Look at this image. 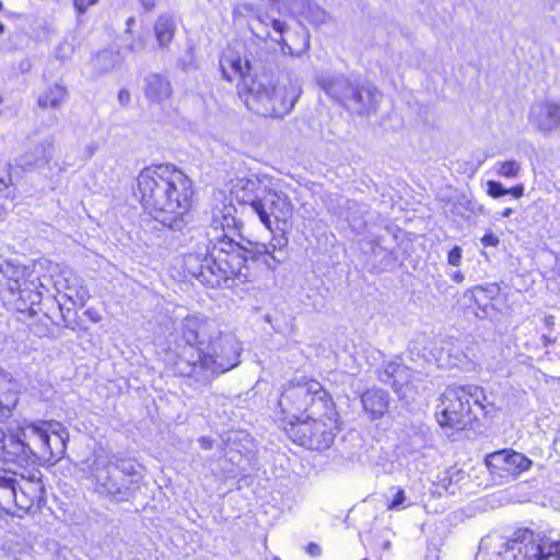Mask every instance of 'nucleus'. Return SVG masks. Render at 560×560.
Masks as SVG:
<instances>
[{
  "label": "nucleus",
  "mask_w": 560,
  "mask_h": 560,
  "mask_svg": "<svg viewBox=\"0 0 560 560\" xmlns=\"http://www.w3.org/2000/svg\"><path fill=\"white\" fill-rule=\"evenodd\" d=\"M254 67V61H250L247 58L243 59L238 52L232 49H226L220 59V69L224 79L232 82L236 78H241V82L237 85L238 89L245 80L259 79L258 75L254 78L250 77V71Z\"/></svg>",
  "instance_id": "nucleus-18"
},
{
  "label": "nucleus",
  "mask_w": 560,
  "mask_h": 560,
  "mask_svg": "<svg viewBox=\"0 0 560 560\" xmlns=\"http://www.w3.org/2000/svg\"><path fill=\"white\" fill-rule=\"evenodd\" d=\"M97 1L98 0H73V5L80 14H83L91 5L95 4Z\"/></svg>",
  "instance_id": "nucleus-39"
},
{
  "label": "nucleus",
  "mask_w": 560,
  "mask_h": 560,
  "mask_svg": "<svg viewBox=\"0 0 560 560\" xmlns=\"http://www.w3.org/2000/svg\"><path fill=\"white\" fill-rule=\"evenodd\" d=\"M317 82L327 95L349 112L365 115L376 109L380 92L369 81L351 80L345 75L323 74Z\"/></svg>",
  "instance_id": "nucleus-7"
},
{
  "label": "nucleus",
  "mask_w": 560,
  "mask_h": 560,
  "mask_svg": "<svg viewBox=\"0 0 560 560\" xmlns=\"http://www.w3.org/2000/svg\"><path fill=\"white\" fill-rule=\"evenodd\" d=\"M65 282L72 281L71 285H67V289L63 290L65 296L74 305V306H84L86 301L90 299V293L86 287L82 284V281L74 276L72 272H63Z\"/></svg>",
  "instance_id": "nucleus-28"
},
{
  "label": "nucleus",
  "mask_w": 560,
  "mask_h": 560,
  "mask_svg": "<svg viewBox=\"0 0 560 560\" xmlns=\"http://www.w3.org/2000/svg\"><path fill=\"white\" fill-rule=\"evenodd\" d=\"M508 194L513 195V197H515V198H521L524 195V186L516 185V186L508 189Z\"/></svg>",
  "instance_id": "nucleus-46"
},
{
  "label": "nucleus",
  "mask_w": 560,
  "mask_h": 560,
  "mask_svg": "<svg viewBox=\"0 0 560 560\" xmlns=\"http://www.w3.org/2000/svg\"><path fill=\"white\" fill-rule=\"evenodd\" d=\"M80 469L94 492L112 501H129L140 490L142 475L138 466L130 460L115 463L112 454L102 447L82 460Z\"/></svg>",
  "instance_id": "nucleus-3"
},
{
  "label": "nucleus",
  "mask_w": 560,
  "mask_h": 560,
  "mask_svg": "<svg viewBox=\"0 0 560 560\" xmlns=\"http://www.w3.org/2000/svg\"><path fill=\"white\" fill-rule=\"evenodd\" d=\"M5 26L0 22V36L4 33Z\"/></svg>",
  "instance_id": "nucleus-60"
},
{
  "label": "nucleus",
  "mask_w": 560,
  "mask_h": 560,
  "mask_svg": "<svg viewBox=\"0 0 560 560\" xmlns=\"http://www.w3.org/2000/svg\"><path fill=\"white\" fill-rule=\"evenodd\" d=\"M390 546H392L390 541H389V540H385V541L383 542L382 548H383V550H389V549H390Z\"/></svg>",
  "instance_id": "nucleus-59"
},
{
  "label": "nucleus",
  "mask_w": 560,
  "mask_h": 560,
  "mask_svg": "<svg viewBox=\"0 0 560 560\" xmlns=\"http://www.w3.org/2000/svg\"><path fill=\"white\" fill-rule=\"evenodd\" d=\"M68 91L66 86L61 84H54L46 89L38 97V106L43 109L58 108L67 100Z\"/></svg>",
  "instance_id": "nucleus-29"
},
{
  "label": "nucleus",
  "mask_w": 560,
  "mask_h": 560,
  "mask_svg": "<svg viewBox=\"0 0 560 560\" xmlns=\"http://www.w3.org/2000/svg\"><path fill=\"white\" fill-rule=\"evenodd\" d=\"M10 183L11 177L7 174V170L3 168V174L0 173V194H3L2 190L7 189Z\"/></svg>",
  "instance_id": "nucleus-44"
},
{
  "label": "nucleus",
  "mask_w": 560,
  "mask_h": 560,
  "mask_svg": "<svg viewBox=\"0 0 560 560\" xmlns=\"http://www.w3.org/2000/svg\"><path fill=\"white\" fill-rule=\"evenodd\" d=\"M235 212L231 202L215 205L206 253L189 254L184 259L188 273L211 288L250 281L248 256L264 258L270 269H276L284 260L283 249L289 240L282 229L281 234H273L268 244L247 241V246L242 245L234 238L237 235Z\"/></svg>",
  "instance_id": "nucleus-1"
},
{
  "label": "nucleus",
  "mask_w": 560,
  "mask_h": 560,
  "mask_svg": "<svg viewBox=\"0 0 560 560\" xmlns=\"http://www.w3.org/2000/svg\"><path fill=\"white\" fill-rule=\"evenodd\" d=\"M0 459L21 466L28 463L19 428L15 432L9 433L0 429Z\"/></svg>",
  "instance_id": "nucleus-19"
},
{
  "label": "nucleus",
  "mask_w": 560,
  "mask_h": 560,
  "mask_svg": "<svg viewBox=\"0 0 560 560\" xmlns=\"http://www.w3.org/2000/svg\"><path fill=\"white\" fill-rule=\"evenodd\" d=\"M97 150V144L95 143H92V144H89L85 147L84 149V155L90 159L91 156L94 155V153L96 152Z\"/></svg>",
  "instance_id": "nucleus-49"
},
{
  "label": "nucleus",
  "mask_w": 560,
  "mask_h": 560,
  "mask_svg": "<svg viewBox=\"0 0 560 560\" xmlns=\"http://www.w3.org/2000/svg\"><path fill=\"white\" fill-rule=\"evenodd\" d=\"M2 7H3V5H2V2L0 1V11L2 10Z\"/></svg>",
  "instance_id": "nucleus-61"
},
{
  "label": "nucleus",
  "mask_w": 560,
  "mask_h": 560,
  "mask_svg": "<svg viewBox=\"0 0 560 560\" xmlns=\"http://www.w3.org/2000/svg\"><path fill=\"white\" fill-rule=\"evenodd\" d=\"M451 278H452V280H453V281H455L456 283H462V282L464 281V279H465V277H464L463 272H462V271H459V270H457V271L453 272V273L451 275Z\"/></svg>",
  "instance_id": "nucleus-53"
},
{
  "label": "nucleus",
  "mask_w": 560,
  "mask_h": 560,
  "mask_svg": "<svg viewBox=\"0 0 560 560\" xmlns=\"http://www.w3.org/2000/svg\"><path fill=\"white\" fill-rule=\"evenodd\" d=\"M306 5L303 12H287L291 15H303L316 24H322L326 21V12L311 1L305 0Z\"/></svg>",
  "instance_id": "nucleus-32"
},
{
  "label": "nucleus",
  "mask_w": 560,
  "mask_h": 560,
  "mask_svg": "<svg viewBox=\"0 0 560 560\" xmlns=\"http://www.w3.org/2000/svg\"><path fill=\"white\" fill-rule=\"evenodd\" d=\"M268 189L265 179L253 174L236 178L233 183L232 194L241 203L249 205L254 212H260L265 218L260 198Z\"/></svg>",
  "instance_id": "nucleus-16"
},
{
  "label": "nucleus",
  "mask_w": 560,
  "mask_h": 560,
  "mask_svg": "<svg viewBox=\"0 0 560 560\" xmlns=\"http://www.w3.org/2000/svg\"><path fill=\"white\" fill-rule=\"evenodd\" d=\"M170 80L159 73H151L145 78L144 94L150 102L163 103L172 95Z\"/></svg>",
  "instance_id": "nucleus-24"
},
{
  "label": "nucleus",
  "mask_w": 560,
  "mask_h": 560,
  "mask_svg": "<svg viewBox=\"0 0 560 560\" xmlns=\"http://www.w3.org/2000/svg\"><path fill=\"white\" fill-rule=\"evenodd\" d=\"M345 212H340V215L345 217L347 221L353 224L362 219V214L366 212L365 206H360L355 201L347 200Z\"/></svg>",
  "instance_id": "nucleus-35"
},
{
  "label": "nucleus",
  "mask_w": 560,
  "mask_h": 560,
  "mask_svg": "<svg viewBox=\"0 0 560 560\" xmlns=\"http://www.w3.org/2000/svg\"><path fill=\"white\" fill-rule=\"evenodd\" d=\"M541 341H542L544 346H546V347H547V346H549V345L553 343V342H555V339H552V338H551V337H549L548 335H542V336H541Z\"/></svg>",
  "instance_id": "nucleus-55"
},
{
  "label": "nucleus",
  "mask_w": 560,
  "mask_h": 560,
  "mask_svg": "<svg viewBox=\"0 0 560 560\" xmlns=\"http://www.w3.org/2000/svg\"><path fill=\"white\" fill-rule=\"evenodd\" d=\"M135 23H136V20H135V18H132V16H131V18H129V19L127 20V31H126L127 33H128V32H130V28H131V26H132Z\"/></svg>",
  "instance_id": "nucleus-57"
},
{
  "label": "nucleus",
  "mask_w": 560,
  "mask_h": 560,
  "mask_svg": "<svg viewBox=\"0 0 560 560\" xmlns=\"http://www.w3.org/2000/svg\"><path fill=\"white\" fill-rule=\"evenodd\" d=\"M488 194L493 198H499L508 195V189L502 186L501 183L489 180L488 182Z\"/></svg>",
  "instance_id": "nucleus-37"
},
{
  "label": "nucleus",
  "mask_w": 560,
  "mask_h": 560,
  "mask_svg": "<svg viewBox=\"0 0 560 560\" xmlns=\"http://www.w3.org/2000/svg\"><path fill=\"white\" fill-rule=\"evenodd\" d=\"M176 32V23L173 16L162 14L158 18L154 24V33L159 45L164 48L173 40Z\"/></svg>",
  "instance_id": "nucleus-30"
},
{
  "label": "nucleus",
  "mask_w": 560,
  "mask_h": 560,
  "mask_svg": "<svg viewBox=\"0 0 560 560\" xmlns=\"http://www.w3.org/2000/svg\"><path fill=\"white\" fill-rule=\"evenodd\" d=\"M491 460L498 464H504L505 470L513 469L514 472L526 471L532 466V460L517 452L500 451L491 455Z\"/></svg>",
  "instance_id": "nucleus-26"
},
{
  "label": "nucleus",
  "mask_w": 560,
  "mask_h": 560,
  "mask_svg": "<svg viewBox=\"0 0 560 560\" xmlns=\"http://www.w3.org/2000/svg\"><path fill=\"white\" fill-rule=\"evenodd\" d=\"M71 284H72V281L65 282L63 275L59 279L56 280V287L59 292H61L62 290H66L67 285H71Z\"/></svg>",
  "instance_id": "nucleus-48"
},
{
  "label": "nucleus",
  "mask_w": 560,
  "mask_h": 560,
  "mask_svg": "<svg viewBox=\"0 0 560 560\" xmlns=\"http://www.w3.org/2000/svg\"><path fill=\"white\" fill-rule=\"evenodd\" d=\"M198 443L200 444V446L203 448V450H210L212 448V445H213V442L211 439L207 438V436H201L199 440H198Z\"/></svg>",
  "instance_id": "nucleus-47"
},
{
  "label": "nucleus",
  "mask_w": 560,
  "mask_h": 560,
  "mask_svg": "<svg viewBox=\"0 0 560 560\" xmlns=\"http://www.w3.org/2000/svg\"><path fill=\"white\" fill-rule=\"evenodd\" d=\"M522 171L521 164L515 160L497 163V174L506 178H516Z\"/></svg>",
  "instance_id": "nucleus-33"
},
{
  "label": "nucleus",
  "mask_w": 560,
  "mask_h": 560,
  "mask_svg": "<svg viewBox=\"0 0 560 560\" xmlns=\"http://www.w3.org/2000/svg\"><path fill=\"white\" fill-rule=\"evenodd\" d=\"M483 292H485V290H483L481 287H476V288L471 291V293H472V295H474V296L476 295V293H483Z\"/></svg>",
  "instance_id": "nucleus-58"
},
{
  "label": "nucleus",
  "mask_w": 560,
  "mask_h": 560,
  "mask_svg": "<svg viewBox=\"0 0 560 560\" xmlns=\"http://www.w3.org/2000/svg\"><path fill=\"white\" fill-rule=\"evenodd\" d=\"M1 480L8 481L7 488L12 493V500L9 505L1 506L3 513L22 517L28 513L35 505L39 506L44 499V486L39 470L30 472L26 477L12 470H1Z\"/></svg>",
  "instance_id": "nucleus-12"
},
{
  "label": "nucleus",
  "mask_w": 560,
  "mask_h": 560,
  "mask_svg": "<svg viewBox=\"0 0 560 560\" xmlns=\"http://www.w3.org/2000/svg\"><path fill=\"white\" fill-rule=\"evenodd\" d=\"M323 415L308 413L305 419L289 423L288 434L301 446L310 450H326L334 442V433L331 427L327 425L320 417Z\"/></svg>",
  "instance_id": "nucleus-13"
},
{
  "label": "nucleus",
  "mask_w": 560,
  "mask_h": 560,
  "mask_svg": "<svg viewBox=\"0 0 560 560\" xmlns=\"http://www.w3.org/2000/svg\"><path fill=\"white\" fill-rule=\"evenodd\" d=\"M19 429L28 460H56L63 456L68 434L60 423L24 422Z\"/></svg>",
  "instance_id": "nucleus-10"
},
{
  "label": "nucleus",
  "mask_w": 560,
  "mask_h": 560,
  "mask_svg": "<svg viewBox=\"0 0 560 560\" xmlns=\"http://www.w3.org/2000/svg\"><path fill=\"white\" fill-rule=\"evenodd\" d=\"M119 62V54L109 49L98 52L92 60L93 68L100 73L110 71Z\"/></svg>",
  "instance_id": "nucleus-31"
},
{
  "label": "nucleus",
  "mask_w": 560,
  "mask_h": 560,
  "mask_svg": "<svg viewBox=\"0 0 560 560\" xmlns=\"http://www.w3.org/2000/svg\"><path fill=\"white\" fill-rule=\"evenodd\" d=\"M447 262L456 267L462 264V248L459 246L456 245L448 252Z\"/></svg>",
  "instance_id": "nucleus-38"
},
{
  "label": "nucleus",
  "mask_w": 560,
  "mask_h": 560,
  "mask_svg": "<svg viewBox=\"0 0 560 560\" xmlns=\"http://www.w3.org/2000/svg\"><path fill=\"white\" fill-rule=\"evenodd\" d=\"M18 404V383L11 374L0 370V415L5 416Z\"/></svg>",
  "instance_id": "nucleus-25"
},
{
  "label": "nucleus",
  "mask_w": 560,
  "mask_h": 560,
  "mask_svg": "<svg viewBox=\"0 0 560 560\" xmlns=\"http://www.w3.org/2000/svg\"><path fill=\"white\" fill-rule=\"evenodd\" d=\"M271 5L279 12H303L306 5L305 0H269Z\"/></svg>",
  "instance_id": "nucleus-34"
},
{
  "label": "nucleus",
  "mask_w": 560,
  "mask_h": 560,
  "mask_svg": "<svg viewBox=\"0 0 560 560\" xmlns=\"http://www.w3.org/2000/svg\"><path fill=\"white\" fill-rule=\"evenodd\" d=\"M475 560H560V544L544 540L528 529L512 538L491 534L480 540Z\"/></svg>",
  "instance_id": "nucleus-5"
},
{
  "label": "nucleus",
  "mask_w": 560,
  "mask_h": 560,
  "mask_svg": "<svg viewBox=\"0 0 560 560\" xmlns=\"http://www.w3.org/2000/svg\"><path fill=\"white\" fill-rule=\"evenodd\" d=\"M9 203H10V201L8 199V195L0 194V221L3 219V217L8 210Z\"/></svg>",
  "instance_id": "nucleus-43"
},
{
  "label": "nucleus",
  "mask_w": 560,
  "mask_h": 560,
  "mask_svg": "<svg viewBox=\"0 0 560 560\" xmlns=\"http://www.w3.org/2000/svg\"><path fill=\"white\" fill-rule=\"evenodd\" d=\"M0 272L5 280L7 289L12 298H15L18 290H20L22 285H26L31 277L28 267L16 265L12 261L1 264Z\"/></svg>",
  "instance_id": "nucleus-23"
},
{
  "label": "nucleus",
  "mask_w": 560,
  "mask_h": 560,
  "mask_svg": "<svg viewBox=\"0 0 560 560\" xmlns=\"http://www.w3.org/2000/svg\"><path fill=\"white\" fill-rule=\"evenodd\" d=\"M485 399L483 389L480 386L451 385L441 395L438 422L441 427L464 430L476 418L472 406L482 408Z\"/></svg>",
  "instance_id": "nucleus-9"
},
{
  "label": "nucleus",
  "mask_w": 560,
  "mask_h": 560,
  "mask_svg": "<svg viewBox=\"0 0 560 560\" xmlns=\"http://www.w3.org/2000/svg\"><path fill=\"white\" fill-rule=\"evenodd\" d=\"M481 244L485 247H495L499 244V237L492 232L487 233L481 237Z\"/></svg>",
  "instance_id": "nucleus-40"
},
{
  "label": "nucleus",
  "mask_w": 560,
  "mask_h": 560,
  "mask_svg": "<svg viewBox=\"0 0 560 560\" xmlns=\"http://www.w3.org/2000/svg\"><path fill=\"white\" fill-rule=\"evenodd\" d=\"M512 213H513V209H511V208H505V209L501 212V215H502L503 218H509Z\"/></svg>",
  "instance_id": "nucleus-56"
},
{
  "label": "nucleus",
  "mask_w": 560,
  "mask_h": 560,
  "mask_svg": "<svg viewBox=\"0 0 560 560\" xmlns=\"http://www.w3.org/2000/svg\"><path fill=\"white\" fill-rule=\"evenodd\" d=\"M392 490H394L395 493H394V498L392 499V501H389L387 503L388 510L398 511V510H404L407 506L411 505L410 499L407 498V495L402 489L393 488Z\"/></svg>",
  "instance_id": "nucleus-36"
},
{
  "label": "nucleus",
  "mask_w": 560,
  "mask_h": 560,
  "mask_svg": "<svg viewBox=\"0 0 560 560\" xmlns=\"http://www.w3.org/2000/svg\"><path fill=\"white\" fill-rule=\"evenodd\" d=\"M241 347L231 334H220L205 348L187 347L183 354L185 362L191 364L194 374L210 372L225 373L240 364Z\"/></svg>",
  "instance_id": "nucleus-8"
},
{
  "label": "nucleus",
  "mask_w": 560,
  "mask_h": 560,
  "mask_svg": "<svg viewBox=\"0 0 560 560\" xmlns=\"http://www.w3.org/2000/svg\"><path fill=\"white\" fill-rule=\"evenodd\" d=\"M139 1L141 3V5L148 11L152 10L156 3V0H139Z\"/></svg>",
  "instance_id": "nucleus-51"
},
{
  "label": "nucleus",
  "mask_w": 560,
  "mask_h": 560,
  "mask_svg": "<svg viewBox=\"0 0 560 560\" xmlns=\"http://www.w3.org/2000/svg\"><path fill=\"white\" fill-rule=\"evenodd\" d=\"M467 203L468 202H462V201L454 203L452 212L456 215L465 217V211L468 209Z\"/></svg>",
  "instance_id": "nucleus-42"
},
{
  "label": "nucleus",
  "mask_w": 560,
  "mask_h": 560,
  "mask_svg": "<svg viewBox=\"0 0 560 560\" xmlns=\"http://www.w3.org/2000/svg\"><path fill=\"white\" fill-rule=\"evenodd\" d=\"M118 100L121 104H127L130 100V94L126 90H121L118 94Z\"/></svg>",
  "instance_id": "nucleus-50"
},
{
  "label": "nucleus",
  "mask_w": 560,
  "mask_h": 560,
  "mask_svg": "<svg viewBox=\"0 0 560 560\" xmlns=\"http://www.w3.org/2000/svg\"><path fill=\"white\" fill-rule=\"evenodd\" d=\"M544 323L546 325L547 328H551L553 325H555V317L553 316H546L544 318Z\"/></svg>",
  "instance_id": "nucleus-54"
},
{
  "label": "nucleus",
  "mask_w": 560,
  "mask_h": 560,
  "mask_svg": "<svg viewBox=\"0 0 560 560\" xmlns=\"http://www.w3.org/2000/svg\"><path fill=\"white\" fill-rule=\"evenodd\" d=\"M137 184L144 210L163 225L179 229L191 207L189 177L174 165L160 164L142 170Z\"/></svg>",
  "instance_id": "nucleus-2"
},
{
  "label": "nucleus",
  "mask_w": 560,
  "mask_h": 560,
  "mask_svg": "<svg viewBox=\"0 0 560 560\" xmlns=\"http://www.w3.org/2000/svg\"><path fill=\"white\" fill-rule=\"evenodd\" d=\"M54 150L51 140H43L19 156L18 166L32 170L48 165L51 162Z\"/></svg>",
  "instance_id": "nucleus-20"
},
{
  "label": "nucleus",
  "mask_w": 560,
  "mask_h": 560,
  "mask_svg": "<svg viewBox=\"0 0 560 560\" xmlns=\"http://www.w3.org/2000/svg\"><path fill=\"white\" fill-rule=\"evenodd\" d=\"M361 402L370 419L376 420L388 411L389 395L387 392L380 388L368 389L362 394Z\"/></svg>",
  "instance_id": "nucleus-22"
},
{
  "label": "nucleus",
  "mask_w": 560,
  "mask_h": 560,
  "mask_svg": "<svg viewBox=\"0 0 560 560\" xmlns=\"http://www.w3.org/2000/svg\"><path fill=\"white\" fill-rule=\"evenodd\" d=\"M412 375L413 372L408 366L390 361L380 371L378 378L383 383H390L398 395L406 396L405 388L409 386Z\"/></svg>",
  "instance_id": "nucleus-21"
},
{
  "label": "nucleus",
  "mask_w": 560,
  "mask_h": 560,
  "mask_svg": "<svg viewBox=\"0 0 560 560\" xmlns=\"http://www.w3.org/2000/svg\"><path fill=\"white\" fill-rule=\"evenodd\" d=\"M145 43L142 37H138L131 44L128 45V50L131 52H140L144 49Z\"/></svg>",
  "instance_id": "nucleus-41"
},
{
  "label": "nucleus",
  "mask_w": 560,
  "mask_h": 560,
  "mask_svg": "<svg viewBox=\"0 0 560 560\" xmlns=\"http://www.w3.org/2000/svg\"><path fill=\"white\" fill-rule=\"evenodd\" d=\"M233 21L235 23L246 22L250 31L258 38L271 37V30L277 33L280 38H275L276 42L281 44L283 54L290 56H301L310 48L308 34H303L302 45L299 48H293L283 37L287 25L283 21L270 18L268 14H261L258 8L249 2H237L232 11Z\"/></svg>",
  "instance_id": "nucleus-11"
},
{
  "label": "nucleus",
  "mask_w": 560,
  "mask_h": 560,
  "mask_svg": "<svg viewBox=\"0 0 560 560\" xmlns=\"http://www.w3.org/2000/svg\"><path fill=\"white\" fill-rule=\"evenodd\" d=\"M206 323L203 318L189 315L186 316L179 327L178 331V343H177V361L175 362V369L180 375L190 376L194 374V368L188 362H185L183 354L187 347L201 348L200 347V332L203 329Z\"/></svg>",
  "instance_id": "nucleus-14"
},
{
  "label": "nucleus",
  "mask_w": 560,
  "mask_h": 560,
  "mask_svg": "<svg viewBox=\"0 0 560 560\" xmlns=\"http://www.w3.org/2000/svg\"><path fill=\"white\" fill-rule=\"evenodd\" d=\"M54 168H57L58 173H62V172L67 171V166H66L65 162H62V163L55 162L52 165L49 166L50 171H52Z\"/></svg>",
  "instance_id": "nucleus-52"
},
{
  "label": "nucleus",
  "mask_w": 560,
  "mask_h": 560,
  "mask_svg": "<svg viewBox=\"0 0 560 560\" xmlns=\"http://www.w3.org/2000/svg\"><path fill=\"white\" fill-rule=\"evenodd\" d=\"M13 300L16 302V308L24 312L40 303L42 293L38 291L35 281L28 280L26 285H22L21 289L18 290L15 298H12V295L9 298L10 302Z\"/></svg>",
  "instance_id": "nucleus-27"
},
{
  "label": "nucleus",
  "mask_w": 560,
  "mask_h": 560,
  "mask_svg": "<svg viewBox=\"0 0 560 560\" xmlns=\"http://www.w3.org/2000/svg\"><path fill=\"white\" fill-rule=\"evenodd\" d=\"M529 124L538 131L547 133L560 126V104L550 101L535 103L528 114Z\"/></svg>",
  "instance_id": "nucleus-17"
},
{
  "label": "nucleus",
  "mask_w": 560,
  "mask_h": 560,
  "mask_svg": "<svg viewBox=\"0 0 560 560\" xmlns=\"http://www.w3.org/2000/svg\"><path fill=\"white\" fill-rule=\"evenodd\" d=\"M260 205L265 213L262 218L260 212H255L259 221L272 233V218L277 223L285 224L292 217L293 206L287 195L278 192L271 188L260 198Z\"/></svg>",
  "instance_id": "nucleus-15"
},
{
  "label": "nucleus",
  "mask_w": 560,
  "mask_h": 560,
  "mask_svg": "<svg viewBox=\"0 0 560 560\" xmlns=\"http://www.w3.org/2000/svg\"><path fill=\"white\" fill-rule=\"evenodd\" d=\"M279 407L283 421L292 423L300 420L305 412L328 415L331 412V400L319 382L301 378L284 386L279 398Z\"/></svg>",
  "instance_id": "nucleus-6"
},
{
  "label": "nucleus",
  "mask_w": 560,
  "mask_h": 560,
  "mask_svg": "<svg viewBox=\"0 0 560 560\" xmlns=\"http://www.w3.org/2000/svg\"><path fill=\"white\" fill-rule=\"evenodd\" d=\"M301 84L289 75L271 80L259 75L257 80H245L240 86V97L246 107L265 117H283L294 107L301 95Z\"/></svg>",
  "instance_id": "nucleus-4"
},
{
  "label": "nucleus",
  "mask_w": 560,
  "mask_h": 560,
  "mask_svg": "<svg viewBox=\"0 0 560 560\" xmlns=\"http://www.w3.org/2000/svg\"><path fill=\"white\" fill-rule=\"evenodd\" d=\"M306 551L312 557H318L320 555V547L315 542H310L306 547Z\"/></svg>",
  "instance_id": "nucleus-45"
}]
</instances>
